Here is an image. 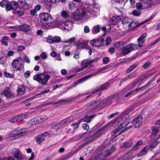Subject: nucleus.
<instances>
[{
    "instance_id": "24",
    "label": "nucleus",
    "mask_w": 160,
    "mask_h": 160,
    "mask_svg": "<svg viewBox=\"0 0 160 160\" xmlns=\"http://www.w3.org/2000/svg\"><path fill=\"white\" fill-rule=\"evenodd\" d=\"M49 91H50V90L49 89H47L45 90H44V91L42 92L41 93L37 94V95H35L32 98H29L28 99L26 100V101L29 100H32L34 98H38L39 97H41V95H42L45 93H47L48 92H49Z\"/></svg>"
},
{
    "instance_id": "40",
    "label": "nucleus",
    "mask_w": 160,
    "mask_h": 160,
    "mask_svg": "<svg viewBox=\"0 0 160 160\" xmlns=\"http://www.w3.org/2000/svg\"><path fill=\"white\" fill-rule=\"evenodd\" d=\"M140 88H136V89L132 91L129 92L127 93L126 95V97H127L128 96L132 95L134 94H136V92L138 91L139 90H140Z\"/></svg>"
},
{
    "instance_id": "55",
    "label": "nucleus",
    "mask_w": 160,
    "mask_h": 160,
    "mask_svg": "<svg viewBox=\"0 0 160 160\" xmlns=\"http://www.w3.org/2000/svg\"><path fill=\"white\" fill-rule=\"evenodd\" d=\"M75 40V37H72L69 39H68L64 42L66 43H72L74 42Z\"/></svg>"
},
{
    "instance_id": "4",
    "label": "nucleus",
    "mask_w": 160,
    "mask_h": 160,
    "mask_svg": "<svg viewBox=\"0 0 160 160\" xmlns=\"http://www.w3.org/2000/svg\"><path fill=\"white\" fill-rule=\"evenodd\" d=\"M54 25L55 28L58 27L63 30H70L72 28V23L70 20H56Z\"/></svg>"
},
{
    "instance_id": "58",
    "label": "nucleus",
    "mask_w": 160,
    "mask_h": 160,
    "mask_svg": "<svg viewBox=\"0 0 160 160\" xmlns=\"http://www.w3.org/2000/svg\"><path fill=\"white\" fill-rule=\"evenodd\" d=\"M109 62V59L108 57H105L103 59V62L104 64H107Z\"/></svg>"
},
{
    "instance_id": "30",
    "label": "nucleus",
    "mask_w": 160,
    "mask_h": 160,
    "mask_svg": "<svg viewBox=\"0 0 160 160\" xmlns=\"http://www.w3.org/2000/svg\"><path fill=\"white\" fill-rule=\"evenodd\" d=\"M38 117H36L33 118L28 121L29 125H35L39 123Z\"/></svg>"
},
{
    "instance_id": "31",
    "label": "nucleus",
    "mask_w": 160,
    "mask_h": 160,
    "mask_svg": "<svg viewBox=\"0 0 160 160\" xmlns=\"http://www.w3.org/2000/svg\"><path fill=\"white\" fill-rule=\"evenodd\" d=\"M159 141H158L157 140L153 141L151 143L150 146H148L150 148V150H152L159 143Z\"/></svg>"
},
{
    "instance_id": "2",
    "label": "nucleus",
    "mask_w": 160,
    "mask_h": 160,
    "mask_svg": "<svg viewBox=\"0 0 160 160\" xmlns=\"http://www.w3.org/2000/svg\"><path fill=\"white\" fill-rule=\"evenodd\" d=\"M98 12L89 8H82L78 12H76L72 13L71 17L74 20H85L89 18L90 17L98 14Z\"/></svg>"
},
{
    "instance_id": "42",
    "label": "nucleus",
    "mask_w": 160,
    "mask_h": 160,
    "mask_svg": "<svg viewBox=\"0 0 160 160\" xmlns=\"http://www.w3.org/2000/svg\"><path fill=\"white\" fill-rule=\"evenodd\" d=\"M137 66V65L136 64H134L132 65L127 70V72L128 73L130 72L132 70H133L135 68H136Z\"/></svg>"
},
{
    "instance_id": "26",
    "label": "nucleus",
    "mask_w": 160,
    "mask_h": 160,
    "mask_svg": "<svg viewBox=\"0 0 160 160\" xmlns=\"http://www.w3.org/2000/svg\"><path fill=\"white\" fill-rule=\"evenodd\" d=\"M77 46L78 48L79 49L88 48V46L86 43L84 41L79 42L77 43Z\"/></svg>"
},
{
    "instance_id": "62",
    "label": "nucleus",
    "mask_w": 160,
    "mask_h": 160,
    "mask_svg": "<svg viewBox=\"0 0 160 160\" xmlns=\"http://www.w3.org/2000/svg\"><path fill=\"white\" fill-rule=\"evenodd\" d=\"M9 121L12 123L17 122V119L15 117L10 119Z\"/></svg>"
},
{
    "instance_id": "43",
    "label": "nucleus",
    "mask_w": 160,
    "mask_h": 160,
    "mask_svg": "<svg viewBox=\"0 0 160 160\" xmlns=\"http://www.w3.org/2000/svg\"><path fill=\"white\" fill-rule=\"evenodd\" d=\"M101 131H99V129L98 131L92 136L94 138V139H95L100 137L102 134V133L101 132Z\"/></svg>"
},
{
    "instance_id": "6",
    "label": "nucleus",
    "mask_w": 160,
    "mask_h": 160,
    "mask_svg": "<svg viewBox=\"0 0 160 160\" xmlns=\"http://www.w3.org/2000/svg\"><path fill=\"white\" fill-rule=\"evenodd\" d=\"M27 132V130L26 128L16 129L8 133V135L10 137L18 138L25 136Z\"/></svg>"
},
{
    "instance_id": "13",
    "label": "nucleus",
    "mask_w": 160,
    "mask_h": 160,
    "mask_svg": "<svg viewBox=\"0 0 160 160\" xmlns=\"http://www.w3.org/2000/svg\"><path fill=\"white\" fill-rule=\"evenodd\" d=\"M31 27L30 26L27 24H23L18 26V29L19 30L28 32L31 30Z\"/></svg>"
},
{
    "instance_id": "8",
    "label": "nucleus",
    "mask_w": 160,
    "mask_h": 160,
    "mask_svg": "<svg viewBox=\"0 0 160 160\" xmlns=\"http://www.w3.org/2000/svg\"><path fill=\"white\" fill-rule=\"evenodd\" d=\"M73 120V117H69L60 121L58 124L55 125L53 126V128L55 129L56 131H57L58 129L62 127L69 124Z\"/></svg>"
},
{
    "instance_id": "53",
    "label": "nucleus",
    "mask_w": 160,
    "mask_h": 160,
    "mask_svg": "<svg viewBox=\"0 0 160 160\" xmlns=\"http://www.w3.org/2000/svg\"><path fill=\"white\" fill-rule=\"evenodd\" d=\"M129 52H130V51H129L128 49L127 48V47H126L125 48L123 49L122 53L123 55H125L129 53Z\"/></svg>"
},
{
    "instance_id": "51",
    "label": "nucleus",
    "mask_w": 160,
    "mask_h": 160,
    "mask_svg": "<svg viewBox=\"0 0 160 160\" xmlns=\"http://www.w3.org/2000/svg\"><path fill=\"white\" fill-rule=\"evenodd\" d=\"M132 14L134 16L137 17L140 15V13L138 10H135L132 12Z\"/></svg>"
},
{
    "instance_id": "54",
    "label": "nucleus",
    "mask_w": 160,
    "mask_h": 160,
    "mask_svg": "<svg viewBox=\"0 0 160 160\" xmlns=\"http://www.w3.org/2000/svg\"><path fill=\"white\" fill-rule=\"evenodd\" d=\"M6 59L4 56L0 57V63L4 64L5 63Z\"/></svg>"
},
{
    "instance_id": "23",
    "label": "nucleus",
    "mask_w": 160,
    "mask_h": 160,
    "mask_svg": "<svg viewBox=\"0 0 160 160\" xmlns=\"http://www.w3.org/2000/svg\"><path fill=\"white\" fill-rule=\"evenodd\" d=\"M49 91H50V90L49 89H47L45 90H44V91L42 92L41 93L37 94V95H35L32 98H29L28 99L26 100V101L29 100H32L34 98H38L39 97H41V95H42L45 93H47L48 92H49Z\"/></svg>"
},
{
    "instance_id": "15",
    "label": "nucleus",
    "mask_w": 160,
    "mask_h": 160,
    "mask_svg": "<svg viewBox=\"0 0 160 160\" xmlns=\"http://www.w3.org/2000/svg\"><path fill=\"white\" fill-rule=\"evenodd\" d=\"M147 34L146 33H145L142 34L138 39V47H141L143 46V44L145 41V38Z\"/></svg>"
},
{
    "instance_id": "25",
    "label": "nucleus",
    "mask_w": 160,
    "mask_h": 160,
    "mask_svg": "<svg viewBox=\"0 0 160 160\" xmlns=\"http://www.w3.org/2000/svg\"><path fill=\"white\" fill-rule=\"evenodd\" d=\"M104 40L102 38H100L95 39V47H101L102 46V43L103 42Z\"/></svg>"
},
{
    "instance_id": "12",
    "label": "nucleus",
    "mask_w": 160,
    "mask_h": 160,
    "mask_svg": "<svg viewBox=\"0 0 160 160\" xmlns=\"http://www.w3.org/2000/svg\"><path fill=\"white\" fill-rule=\"evenodd\" d=\"M13 155L18 160H23L24 156L18 149H15L13 151Z\"/></svg>"
},
{
    "instance_id": "3",
    "label": "nucleus",
    "mask_w": 160,
    "mask_h": 160,
    "mask_svg": "<svg viewBox=\"0 0 160 160\" xmlns=\"http://www.w3.org/2000/svg\"><path fill=\"white\" fill-rule=\"evenodd\" d=\"M38 23L45 29H49L55 28V21L51 15L48 13H42L40 14Z\"/></svg>"
},
{
    "instance_id": "17",
    "label": "nucleus",
    "mask_w": 160,
    "mask_h": 160,
    "mask_svg": "<svg viewBox=\"0 0 160 160\" xmlns=\"http://www.w3.org/2000/svg\"><path fill=\"white\" fill-rule=\"evenodd\" d=\"M97 74V72L96 73H94L91 74L90 75H89L88 76H87L86 77H84L83 78H82L79 80L77 82H74L75 84V85H78L79 84L81 83L86 80H87V79L90 78L92 77L93 76Z\"/></svg>"
},
{
    "instance_id": "20",
    "label": "nucleus",
    "mask_w": 160,
    "mask_h": 160,
    "mask_svg": "<svg viewBox=\"0 0 160 160\" xmlns=\"http://www.w3.org/2000/svg\"><path fill=\"white\" fill-rule=\"evenodd\" d=\"M121 19L119 16H113L109 20L110 23L112 24H115L119 22Z\"/></svg>"
},
{
    "instance_id": "41",
    "label": "nucleus",
    "mask_w": 160,
    "mask_h": 160,
    "mask_svg": "<svg viewBox=\"0 0 160 160\" xmlns=\"http://www.w3.org/2000/svg\"><path fill=\"white\" fill-rule=\"evenodd\" d=\"M141 24L138 23L136 24L134 22H133L130 23L128 25V26L129 28H135L137 27Z\"/></svg>"
},
{
    "instance_id": "21",
    "label": "nucleus",
    "mask_w": 160,
    "mask_h": 160,
    "mask_svg": "<svg viewBox=\"0 0 160 160\" xmlns=\"http://www.w3.org/2000/svg\"><path fill=\"white\" fill-rule=\"evenodd\" d=\"M25 88L23 85H19L17 90V93L20 95H22L25 93Z\"/></svg>"
},
{
    "instance_id": "48",
    "label": "nucleus",
    "mask_w": 160,
    "mask_h": 160,
    "mask_svg": "<svg viewBox=\"0 0 160 160\" xmlns=\"http://www.w3.org/2000/svg\"><path fill=\"white\" fill-rule=\"evenodd\" d=\"M53 38L54 42H60L61 40L60 37L59 36H55Z\"/></svg>"
},
{
    "instance_id": "46",
    "label": "nucleus",
    "mask_w": 160,
    "mask_h": 160,
    "mask_svg": "<svg viewBox=\"0 0 160 160\" xmlns=\"http://www.w3.org/2000/svg\"><path fill=\"white\" fill-rule=\"evenodd\" d=\"M47 42L50 43H54L53 38L51 36H49L47 39Z\"/></svg>"
},
{
    "instance_id": "16",
    "label": "nucleus",
    "mask_w": 160,
    "mask_h": 160,
    "mask_svg": "<svg viewBox=\"0 0 160 160\" xmlns=\"http://www.w3.org/2000/svg\"><path fill=\"white\" fill-rule=\"evenodd\" d=\"M111 83V82L109 81L105 84L102 85L101 87L97 88L96 89L94 90L92 92V93H94L100 90H104L108 89V85Z\"/></svg>"
},
{
    "instance_id": "5",
    "label": "nucleus",
    "mask_w": 160,
    "mask_h": 160,
    "mask_svg": "<svg viewBox=\"0 0 160 160\" xmlns=\"http://www.w3.org/2000/svg\"><path fill=\"white\" fill-rule=\"evenodd\" d=\"M11 65L14 71H19L24 68V63L21 57H19L12 61Z\"/></svg>"
},
{
    "instance_id": "63",
    "label": "nucleus",
    "mask_w": 160,
    "mask_h": 160,
    "mask_svg": "<svg viewBox=\"0 0 160 160\" xmlns=\"http://www.w3.org/2000/svg\"><path fill=\"white\" fill-rule=\"evenodd\" d=\"M84 32L85 33H89L90 32V29L88 26H86L84 28Z\"/></svg>"
},
{
    "instance_id": "14",
    "label": "nucleus",
    "mask_w": 160,
    "mask_h": 160,
    "mask_svg": "<svg viewBox=\"0 0 160 160\" xmlns=\"http://www.w3.org/2000/svg\"><path fill=\"white\" fill-rule=\"evenodd\" d=\"M21 9L24 10L27 9L28 8V5L24 0H18V5Z\"/></svg>"
},
{
    "instance_id": "39",
    "label": "nucleus",
    "mask_w": 160,
    "mask_h": 160,
    "mask_svg": "<svg viewBox=\"0 0 160 160\" xmlns=\"http://www.w3.org/2000/svg\"><path fill=\"white\" fill-rule=\"evenodd\" d=\"M44 140V138L42 136L40 135L36 138V140L37 143H42Z\"/></svg>"
},
{
    "instance_id": "64",
    "label": "nucleus",
    "mask_w": 160,
    "mask_h": 160,
    "mask_svg": "<svg viewBox=\"0 0 160 160\" xmlns=\"http://www.w3.org/2000/svg\"><path fill=\"white\" fill-rule=\"evenodd\" d=\"M111 42V38L110 37H108L106 40V42L107 45L110 44Z\"/></svg>"
},
{
    "instance_id": "10",
    "label": "nucleus",
    "mask_w": 160,
    "mask_h": 160,
    "mask_svg": "<svg viewBox=\"0 0 160 160\" xmlns=\"http://www.w3.org/2000/svg\"><path fill=\"white\" fill-rule=\"evenodd\" d=\"M118 95V94H116L110 96L108 98L105 99L103 101V104L109 105L111 104L117 100Z\"/></svg>"
},
{
    "instance_id": "45",
    "label": "nucleus",
    "mask_w": 160,
    "mask_h": 160,
    "mask_svg": "<svg viewBox=\"0 0 160 160\" xmlns=\"http://www.w3.org/2000/svg\"><path fill=\"white\" fill-rule=\"evenodd\" d=\"M8 2H9L6 0H3L0 2V6L2 7H6L7 4H8Z\"/></svg>"
},
{
    "instance_id": "59",
    "label": "nucleus",
    "mask_w": 160,
    "mask_h": 160,
    "mask_svg": "<svg viewBox=\"0 0 160 160\" xmlns=\"http://www.w3.org/2000/svg\"><path fill=\"white\" fill-rule=\"evenodd\" d=\"M122 131H121L119 133L118 136V138H119L118 139V141H120L122 140V139H123V138H124L123 135H122V134H120L121 132H122Z\"/></svg>"
},
{
    "instance_id": "49",
    "label": "nucleus",
    "mask_w": 160,
    "mask_h": 160,
    "mask_svg": "<svg viewBox=\"0 0 160 160\" xmlns=\"http://www.w3.org/2000/svg\"><path fill=\"white\" fill-rule=\"evenodd\" d=\"M101 29L104 32V33L103 35H106V34H107V33L108 32V31H109L110 30V28H108V29L107 30H106V28L105 27H102L101 28Z\"/></svg>"
},
{
    "instance_id": "56",
    "label": "nucleus",
    "mask_w": 160,
    "mask_h": 160,
    "mask_svg": "<svg viewBox=\"0 0 160 160\" xmlns=\"http://www.w3.org/2000/svg\"><path fill=\"white\" fill-rule=\"evenodd\" d=\"M31 74V72L29 71H27L24 73V76L25 78H28Z\"/></svg>"
},
{
    "instance_id": "11",
    "label": "nucleus",
    "mask_w": 160,
    "mask_h": 160,
    "mask_svg": "<svg viewBox=\"0 0 160 160\" xmlns=\"http://www.w3.org/2000/svg\"><path fill=\"white\" fill-rule=\"evenodd\" d=\"M142 117L139 116L135 118L132 122L133 125L135 128L139 127L142 124Z\"/></svg>"
},
{
    "instance_id": "27",
    "label": "nucleus",
    "mask_w": 160,
    "mask_h": 160,
    "mask_svg": "<svg viewBox=\"0 0 160 160\" xmlns=\"http://www.w3.org/2000/svg\"><path fill=\"white\" fill-rule=\"evenodd\" d=\"M94 116L93 115L90 116H85L82 119H81L80 121L81 122L83 121L84 122H89L91 121V120L94 118Z\"/></svg>"
},
{
    "instance_id": "37",
    "label": "nucleus",
    "mask_w": 160,
    "mask_h": 160,
    "mask_svg": "<svg viewBox=\"0 0 160 160\" xmlns=\"http://www.w3.org/2000/svg\"><path fill=\"white\" fill-rule=\"evenodd\" d=\"M12 9H16L18 6L16 2L12 1L9 2Z\"/></svg>"
},
{
    "instance_id": "29",
    "label": "nucleus",
    "mask_w": 160,
    "mask_h": 160,
    "mask_svg": "<svg viewBox=\"0 0 160 160\" xmlns=\"http://www.w3.org/2000/svg\"><path fill=\"white\" fill-rule=\"evenodd\" d=\"M143 141L142 140H139L137 142L136 144L132 148V149L134 150H136L138 149L139 148L142 144Z\"/></svg>"
},
{
    "instance_id": "9",
    "label": "nucleus",
    "mask_w": 160,
    "mask_h": 160,
    "mask_svg": "<svg viewBox=\"0 0 160 160\" xmlns=\"http://www.w3.org/2000/svg\"><path fill=\"white\" fill-rule=\"evenodd\" d=\"M116 150V148L113 146H111L109 148H107L102 154L99 156V158H104L101 160H105V158L110 156Z\"/></svg>"
},
{
    "instance_id": "28",
    "label": "nucleus",
    "mask_w": 160,
    "mask_h": 160,
    "mask_svg": "<svg viewBox=\"0 0 160 160\" xmlns=\"http://www.w3.org/2000/svg\"><path fill=\"white\" fill-rule=\"evenodd\" d=\"M92 62H90V61H88L87 60H84L82 62V66H83L85 68L88 67L92 66L91 64Z\"/></svg>"
},
{
    "instance_id": "52",
    "label": "nucleus",
    "mask_w": 160,
    "mask_h": 160,
    "mask_svg": "<svg viewBox=\"0 0 160 160\" xmlns=\"http://www.w3.org/2000/svg\"><path fill=\"white\" fill-rule=\"evenodd\" d=\"M152 134L153 135H155L157 134L158 132V129L157 128H153L152 129Z\"/></svg>"
},
{
    "instance_id": "36",
    "label": "nucleus",
    "mask_w": 160,
    "mask_h": 160,
    "mask_svg": "<svg viewBox=\"0 0 160 160\" xmlns=\"http://www.w3.org/2000/svg\"><path fill=\"white\" fill-rule=\"evenodd\" d=\"M150 148L148 146H146L141 151V154L142 155H145L149 150H150Z\"/></svg>"
},
{
    "instance_id": "7",
    "label": "nucleus",
    "mask_w": 160,
    "mask_h": 160,
    "mask_svg": "<svg viewBox=\"0 0 160 160\" xmlns=\"http://www.w3.org/2000/svg\"><path fill=\"white\" fill-rule=\"evenodd\" d=\"M50 76L49 75H45L43 74H37L34 76L33 79L42 85H44L47 83L48 80L50 78Z\"/></svg>"
},
{
    "instance_id": "61",
    "label": "nucleus",
    "mask_w": 160,
    "mask_h": 160,
    "mask_svg": "<svg viewBox=\"0 0 160 160\" xmlns=\"http://www.w3.org/2000/svg\"><path fill=\"white\" fill-rule=\"evenodd\" d=\"M12 9L11 6L10 5L9 2H8V4H7L6 6V11H10Z\"/></svg>"
},
{
    "instance_id": "35",
    "label": "nucleus",
    "mask_w": 160,
    "mask_h": 160,
    "mask_svg": "<svg viewBox=\"0 0 160 160\" xmlns=\"http://www.w3.org/2000/svg\"><path fill=\"white\" fill-rule=\"evenodd\" d=\"M69 8L71 10H73L77 8V6L76 3L70 2L68 3Z\"/></svg>"
},
{
    "instance_id": "57",
    "label": "nucleus",
    "mask_w": 160,
    "mask_h": 160,
    "mask_svg": "<svg viewBox=\"0 0 160 160\" xmlns=\"http://www.w3.org/2000/svg\"><path fill=\"white\" fill-rule=\"evenodd\" d=\"M14 13L18 14V15L20 16H22L24 14L23 12L21 10L16 11L14 12Z\"/></svg>"
},
{
    "instance_id": "22",
    "label": "nucleus",
    "mask_w": 160,
    "mask_h": 160,
    "mask_svg": "<svg viewBox=\"0 0 160 160\" xmlns=\"http://www.w3.org/2000/svg\"><path fill=\"white\" fill-rule=\"evenodd\" d=\"M132 141H127L121 143L120 147L121 148H129L132 146Z\"/></svg>"
},
{
    "instance_id": "50",
    "label": "nucleus",
    "mask_w": 160,
    "mask_h": 160,
    "mask_svg": "<svg viewBox=\"0 0 160 160\" xmlns=\"http://www.w3.org/2000/svg\"><path fill=\"white\" fill-rule=\"evenodd\" d=\"M40 56L43 59H46L48 57L47 55L44 52L42 53L40 55Z\"/></svg>"
},
{
    "instance_id": "38",
    "label": "nucleus",
    "mask_w": 160,
    "mask_h": 160,
    "mask_svg": "<svg viewBox=\"0 0 160 160\" xmlns=\"http://www.w3.org/2000/svg\"><path fill=\"white\" fill-rule=\"evenodd\" d=\"M60 14L62 17L67 18L69 16V12L66 10H63L61 12Z\"/></svg>"
},
{
    "instance_id": "47",
    "label": "nucleus",
    "mask_w": 160,
    "mask_h": 160,
    "mask_svg": "<svg viewBox=\"0 0 160 160\" xmlns=\"http://www.w3.org/2000/svg\"><path fill=\"white\" fill-rule=\"evenodd\" d=\"M4 76L7 78H12L13 77V74H10L7 72H4Z\"/></svg>"
},
{
    "instance_id": "33",
    "label": "nucleus",
    "mask_w": 160,
    "mask_h": 160,
    "mask_svg": "<svg viewBox=\"0 0 160 160\" xmlns=\"http://www.w3.org/2000/svg\"><path fill=\"white\" fill-rule=\"evenodd\" d=\"M37 117L39 121V123L45 121L48 119V118L47 116L45 115H42L40 116Z\"/></svg>"
},
{
    "instance_id": "34",
    "label": "nucleus",
    "mask_w": 160,
    "mask_h": 160,
    "mask_svg": "<svg viewBox=\"0 0 160 160\" xmlns=\"http://www.w3.org/2000/svg\"><path fill=\"white\" fill-rule=\"evenodd\" d=\"M126 47H127V48H128L130 52L134 50L135 48L137 47V45H135L134 44L131 43L128 45Z\"/></svg>"
},
{
    "instance_id": "18",
    "label": "nucleus",
    "mask_w": 160,
    "mask_h": 160,
    "mask_svg": "<svg viewBox=\"0 0 160 160\" xmlns=\"http://www.w3.org/2000/svg\"><path fill=\"white\" fill-rule=\"evenodd\" d=\"M30 114V113L27 112L15 117L17 119V122H19L23 119L27 118L29 116Z\"/></svg>"
},
{
    "instance_id": "32",
    "label": "nucleus",
    "mask_w": 160,
    "mask_h": 160,
    "mask_svg": "<svg viewBox=\"0 0 160 160\" xmlns=\"http://www.w3.org/2000/svg\"><path fill=\"white\" fill-rule=\"evenodd\" d=\"M100 27L99 25H96L94 26L92 29V32L93 34H96L100 31Z\"/></svg>"
},
{
    "instance_id": "60",
    "label": "nucleus",
    "mask_w": 160,
    "mask_h": 160,
    "mask_svg": "<svg viewBox=\"0 0 160 160\" xmlns=\"http://www.w3.org/2000/svg\"><path fill=\"white\" fill-rule=\"evenodd\" d=\"M129 19L128 17L124 18L122 20V22L123 24H127L129 22Z\"/></svg>"
},
{
    "instance_id": "19",
    "label": "nucleus",
    "mask_w": 160,
    "mask_h": 160,
    "mask_svg": "<svg viewBox=\"0 0 160 160\" xmlns=\"http://www.w3.org/2000/svg\"><path fill=\"white\" fill-rule=\"evenodd\" d=\"M43 1L45 5L50 8L52 7L53 4L59 2V0H43Z\"/></svg>"
},
{
    "instance_id": "1",
    "label": "nucleus",
    "mask_w": 160,
    "mask_h": 160,
    "mask_svg": "<svg viewBox=\"0 0 160 160\" xmlns=\"http://www.w3.org/2000/svg\"><path fill=\"white\" fill-rule=\"evenodd\" d=\"M130 118L128 112H124L117 119H115L105 125L99 129V131L104 130L109 127L115 126L116 124L118 125V127L117 128L111 133L112 135L116 137L115 134H117L122 128H124L126 130L130 128L132 126L130 125L128 128H126V126L128 124Z\"/></svg>"
},
{
    "instance_id": "44",
    "label": "nucleus",
    "mask_w": 160,
    "mask_h": 160,
    "mask_svg": "<svg viewBox=\"0 0 160 160\" xmlns=\"http://www.w3.org/2000/svg\"><path fill=\"white\" fill-rule=\"evenodd\" d=\"M12 93L9 90H5L3 92V94L6 97H9L11 94Z\"/></svg>"
}]
</instances>
